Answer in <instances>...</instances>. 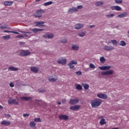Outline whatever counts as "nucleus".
I'll list each match as a JSON object with an SVG mask.
<instances>
[{
  "label": "nucleus",
  "mask_w": 129,
  "mask_h": 129,
  "mask_svg": "<svg viewBox=\"0 0 129 129\" xmlns=\"http://www.w3.org/2000/svg\"><path fill=\"white\" fill-rule=\"evenodd\" d=\"M43 38H48V39H53L54 38V34L52 33H47L43 35Z\"/></svg>",
  "instance_id": "nucleus-11"
},
{
  "label": "nucleus",
  "mask_w": 129,
  "mask_h": 129,
  "mask_svg": "<svg viewBox=\"0 0 129 129\" xmlns=\"http://www.w3.org/2000/svg\"><path fill=\"white\" fill-rule=\"evenodd\" d=\"M112 74H113V70L107 71L102 73V75L104 76H106L107 75H112Z\"/></svg>",
  "instance_id": "nucleus-7"
},
{
  "label": "nucleus",
  "mask_w": 129,
  "mask_h": 129,
  "mask_svg": "<svg viewBox=\"0 0 129 129\" xmlns=\"http://www.w3.org/2000/svg\"><path fill=\"white\" fill-rule=\"evenodd\" d=\"M110 9L112 10V11L115 10V6H112L111 7Z\"/></svg>",
  "instance_id": "nucleus-51"
},
{
  "label": "nucleus",
  "mask_w": 129,
  "mask_h": 129,
  "mask_svg": "<svg viewBox=\"0 0 129 129\" xmlns=\"http://www.w3.org/2000/svg\"><path fill=\"white\" fill-rule=\"evenodd\" d=\"M26 86V85H23V82L21 81L20 80H17L16 82V86H17L18 87H21V86Z\"/></svg>",
  "instance_id": "nucleus-17"
},
{
  "label": "nucleus",
  "mask_w": 129,
  "mask_h": 129,
  "mask_svg": "<svg viewBox=\"0 0 129 129\" xmlns=\"http://www.w3.org/2000/svg\"><path fill=\"white\" fill-rule=\"evenodd\" d=\"M100 61L101 63H104L105 62V58H104V57L102 56L100 58Z\"/></svg>",
  "instance_id": "nucleus-34"
},
{
  "label": "nucleus",
  "mask_w": 129,
  "mask_h": 129,
  "mask_svg": "<svg viewBox=\"0 0 129 129\" xmlns=\"http://www.w3.org/2000/svg\"><path fill=\"white\" fill-rule=\"evenodd\" d=\"M69 103L71 105H74V104H77L79 103V99H71L69 101Z\"/></svg>",
  "instance_id": "nucleus-3"
},
{
  "label": "nucleus",
  "mask_w": 129,
  "mask_h": 129,
  "mask_svg": "<svg viewBox=\"0 0 129 129\" xmlns=\"http://www.w3.org/2000/svg\"><path fill=\"white\" fill-rule=\"evenodd\" d=\"M121 8L118 6H115V11H121Z\"/></svg>",
  "instance_id": "nucleus-37"
},
{
  "label": "nucleus",
  "mask_w": 129,
  "mask_h": 129,
  "mask_svg": "<svg viewBox=\"0 0 129 129\" xmlns=\"http://www.w3.org/2000/svg\"><path fill=\"white\" fill-rule=\"evenodd\" d=\"M76 89H77L78 90H82V86H81V85H77L76 86Z\"/></svg>",
  "instance_id": "nucleus-31"
},
{
  "label": "nucleus",
  "mask_w": 129,
  "mask_h": 129,
  "mask_svg": "<svg viewBox=\"0 0 129 129\" xmlns=\"http://www.w3.org/2000/svg\"><path fill=\"white\" fill-rule=\"evenodd\" d=\"M31 31H32V32L34 33V34H37V33H38L39 31H44V29L39 28H33L31 29Z\"/></svg>",
  "instance_id": "nucleus-21"
},
{
  "label": "nucleus",
  "mask_w": 129,
  "mask_h": 129,
  "mask_svg": "<svg viewBox=\"0 0 129 129\" xmlns=\"http://www.w3.org/2000/svg\"><path fill=\"white\" fill-rule=\"evenodd\" d=\"M80 109V106L79 105H75L74 106H71L70 107L71 110H73L74 111H77L79 109Z\"/></svg>",
  "instance_id": "nucleus-4"
},
{
  "label": "nucleus",
  "mask_w": 129,
  "mask_h": 129,
  "mask_svg": "<svg viewBox=\"0 0 129 129\" xmlns=\"http://www.w3.org/2000/svg\"><path fill=\"white\" fill-rule=\"evenodd\" d=\"M114 48L112 46H107L105 45L104 46V50H105L106 51H112V50H114Z\"/></svg>",
  "instance_id": "nucleus-13"
},
{
  "label": "nucleus",
  "mask_w": 129,
  "mask_h": 129,
  "mask_svg": "<svg viewBox=\"0 0 129 129\" xmlns=\"http://www.w3.org/2000/svg\"><path fill=\"white\" fill-rule=\"evenodd\" d=\"M29 124L31 127H34V126H36V123H35L34 121L30 122Z\"/></svg>",
  "instance_id": "nucleus-33"
},
{
  "label": "nucleus",
  "mask_w": 129,
  "mask_h": 129,
  "mask_svg": "<svg viewBox=\"0 0 129 129\" xmlns=\"http://www.w3.org/2000/svg\"><path fill=\"white\" fill-rule=\"evenodd\" d=\"M126 16H127V13H124L123 14L118 15L117 16V17L118 18H124V17H126Z\"/></svg>",
  "instance_id": "nucleus-27"
},
{
  "label": "nucleus",
  "mask_w": 129,
  "mask_h": 129,
  "mask_svg": "<svg viewBox=\"0 0 129 129\" xmlns=\"http://www.w3.org/2000/svg\"><path fill=\"white\" fill-rule=\"evenodd\" d=\"M35 17L41 18L42 17V10H37L35 13Z\"/></svg>",
  "instance_id": "nucleus-16"
},
{
  "label": "nucleus",
  "mask_w": 129,
  "mask_h": 129,
  "mask_svg": "<svg viewBox=\"0 0 129 129\" xmlns=\"http://www.w3.org/2000/svg\"><path fill=\"white\" fill-rule=\"evenodd\" d=\"M13 2L12 1H6L4 2L5 6H12L13 5Z\"/></svg>",
  "instance_id": "nucleus-26"
},
{
  "label": "nucleus",
  "mask_w": 129,
  "mask_h": 129,
  "mask_svg": "<svg viewBox=\"0 0 129 129\" xmlns=\"http://www.w3.org/2000/svg\"><path fill=\"white\" fill-rule=\"evenodd\" d=\"M52 4H53V2L49 1L48 2L45 3L44 4V6H45V7H47V6H50V5H52Z\"/></svg>",
  "instance_id": "nucleus-32"
},
{
  "label": "nucleus",
  "mask_w": 129,
  "mask_h": 129,
  "mask_svg": "<svg viewBox=\"0 0 129 129\" xmlns=\"http://www.w3.org/2000/svg\"><path fill=\"white\" fill-rule=\"evenodd\" d=\"M35 26L36 27H39V28H41V27H44V25H43V24H45V22L43 21H38V22H35Z\"/></svg>",
  "instance_id": "nucleus-14"
},
{
  "label": "nucleus",
  "mask_w": 129,
  "mask_h": 129,
  "mask_svg": "<svg viewBox=\"0 0 129 129\" xmlns=\"http://www.w3.org/2000/svg\"><path fill=\"white\" fill-rule=\"evenodd\" d=\"M115 3L116 4H122V0H115Z\"/></svg>",
  "instance_id": "nucleus-41"
},
{
  "label": "nucleus",
  "mask_w": 129,
  "mask_h": 129,
  "mask_svg": "<svg viewBox=\"0 0 129 129\" xmlns=\"http://www.w3.org/2000/svg\"><path fill=\"white\" fill-rule=\"evenodd\" d=\"M1 124L2 125H5V126H8V125H10V124H11V121H8V120H3L1 123Z\"/></svg>",
  "instance_id": "nucleus-9"
},
{
  "label": "nucleus",
  "mask_w": 129,
  "mask_h": 129,
  "mask_svg": "<svg viewBox=\"0 0 129 129\" xmlns=\"http://www.w3.org/2000/svg\"><path fill=\"white\" fill-rule=\"evenodd\" d=\"M13 31H9V30H5L4 33H12Z\"/></svg>",
  "instance_id": "nucleus-55"
},
{
  "label": "nucleus",
  "mask_w": 129,
  "mask_h": 129,
  "mask_svg": "<svg viewBox=\"0 0 129 129\" xmlns=\"http://www.w3.org/2000/svg\"><path fill=\"white\" fill-rule=\"evenodd\" d=\"M70 63H71L73 65L74 64H77V61L75 60H72L70 62Z\"/></svg>",
  "instance_id": "nucleus-40"
},
{
  "label": "nucleus",
  "mask_w": 129,
  "mask_h": 129,
  "mask_svg": "<svg viewBox=\"0 0 129 129\" xmlns=\"http://www.w3.org/2000/svg\"><path fill=\"white\" fill-rule=\"evenodd\" d=\"M102 103V101L100 99H95L91 101V105L93 108L98 107Z\"/></svg>",
  "instance_id": "nucleus-1"
},
{
  "label": "nucleus",
  "mask_w": 129,
  "mask_h": 129,
  "mask_svg": "<svg viewBox=\"0 0 129 129\" xmlns=\"http://www.w3.org/2000/svg\"><path fill=\"white\" fill-rule=\"evenodd\" d=\"M68 66H69L70 68H74V66H73V64H72L71 62L68 63Z\"/></svg>",
  "instance_id": "nucleus-44"
},
{
  "label": "nucleus",
  "mask_w": 129,
  "mask_h": 129,
  "mask_svg": "<svg viewBox=\"0 0 129 129\" xmlns=\"http://www.w3.org/2000/svg\"><path fill=\"white\" fill-rule=\"evenodd\" d=\"M83 8V6H81V5H80L79 6H78V9L79 10H81V9H82Z\"/></svg>",
  "instance_id": "nucleus-53"
},
{
  "label": "nucleus",
  "mask_w": 129,
  "mask_h": 129,
  "mask_svg": "<svg viewBox=\"0 0 129 129\" xmlns=\"http://www.w3.org/2000/svg\"><path fill=\"white\" fill-rule=\"evenodd\" d=\"M111 43L113 45V46H117V41L115 39H113L111 40Z\"/></svg>",
  "instance_id": "nucleus-29"
},
{
  "label": "nucleus",
  "mask_w": 129,
  "mask_h": 129,
  "mask_svg": "<svg viewBox=\"0 0 129 129\" xmlns=\"http://www.w3.org/2000/svg\"><path fill=\"white\" fill-rule=\"evenodd\" d=\"M48 79L50 82H56L57 79H58V77L55 76L54 77L50 76L48 77Z\"/></svg>",
  "instance_id": "nucleus-6"
},
{
  "label": "nucleus",
  "mask_w": 129,
  "mask_h": 129,
  "mask_svg": "<svg viewBox=\"0 0 129 129\" xmlns=\"http://www.w3.org/2000/svg\"><path fill=\"white\" fill-rule=\"evenodd\" d=\"M66 102V99H63L61 100V102H62V103H64V102Z\"/></svg>",
  "instance_id": "nucleus-58"
},
{
  "label": "nucleus",
  "mask_w": 129,
  "mask_h": 129,
  "mask_svg": "<svg viewBox=\"0 0 129 129\" xmlns=\"http://www.w3.org/2000/svg\"><path fill=\"white\" fill-rule=\"evenodd\" d=\"M29 115H30V114L25 113L23 114L24 117H26V116H29Z\"/></svg>",
  "instance_id": "nucleus-52"
},
{
  "label": "nucleus",
  "mask_w": 129,
  "mask_h": 129,
  "mask_svg": "<svg viewBox=\"0 0 129 129\" xmlns=\"http://www.w3.org/2000/svg\"><path fill=\"white\" fill-rule=\"evenodd\" d=\"M8 70L9 71H18L19 70V68H15L14 67H10L8 68Z\"/></svg>",
  "instance_id": "nucleus-22"
},
{
  "label": "nucleus",
  "mask_w": 129,
  "mask_h": 129,
  "mask_svg": "<svg viewBox=\"0 0 129 129\" xmlns=\"http://www.w3.org/2000/svg\"><path fill=\"white\" fill-rule=\"evenodd\" d=\"M4 108V107L3 106L0 105V109H3Z\"/></svg>",
  "instance_id": "nucleus-59"
},
{
  "label": "nucleus",
  "mask_w": 129,
  "mask_h": 129,
  "mask_svg": "<svg viewBox=\"0 0 129 129\" xmlns=\"http://www.w3.org/2000/svg\"><path fill=\"white\" fill-rule=\"evenodd\" d=\"M78 35H79L80 37H84V36H85V32H82V31L78 33Z\"/></svg>",
  "instance_id": "nucleus-30"
},
{
  "label": "nucleus",
  "mask_w": 129,
  "mask_h": 129,
  "mask_svg": "<svg viewBox=\"0 0 129 129\" xmlns=\"http://www.w3.org/2000/svg\"><path fill=\"white\" fill-rule=\"evenodd\" d=\"M20 99H21V100L29 101V100H31V99H32V98L31 97H22L20 98Z\"/></svg>",
  "instance_id": "nucleus-23"
},
{
  "label": "nucleus",
  "mask_w": 129,
  "mask_h": 129,
  "mask_svg": "<svg viewBox=\"0 0 129 129\" xmlns=\"http://www.w3.org/2000/svg\"><path fill=\"white\" fill-rule=\"evenodd\" d=\"M75 12H78V9L75 7H73L69 9L68 14H73V13H75Z\"/></svg>",
  "instance_id": "nucleus-12"
},
{
  "label": "nucleus",
  "mask_w": 129,
  "mask_h": 129,
  "mask_svg": "<svg viewBox=\"0 0 129 129\" xmlns=\"http://www.w3.org/2000/svg\"><path fill=\"white\" fill-rule=\"evenodd\" d=\"M82 85L84 87L85 90H87L88 89H89V85L88 84L83 83L82 84Z\"/></svg>",
  "instance_id": "nucleus-24"
},
{
  "label": "nucleus",
  "mask_w": 129,
  "mask_h": 129,
  "mask_svg": "<svg viewBox=\"0 0 129 129\" xmlns=\"http://www.w3.org/2000/svg\"><path fill=\"white\" fill-rule=\"evenodd\" d=\"M34 120L36 122H41V118H35L34 119Z\"/></svg>",
  "instance_id": "nucleus-35"
},
{
  "label": "nucleus",
  "mask_w": 129,
  "mask_h": 129,
  "mask_svg": "<svg viewBox=\"0 0 129 129\" xmlns=\"http://www.w3.org/2000/svg\"><path fill=\"white\" fill-rule=\"evenodd\" d=\"M58 118L61 120H67L68 119V116L67 115L60 114L58 116Z\"/></svg>",
  "instance_id": "nucleus-15"
},
{
  "label": "nucleus",
  "mask_w": 129,
  "mask_h": 129,
  "mask_svg": "<svg viewBox=\"0 0 129 129\" xmlns=\"http://www.w3.org/2000/svg\"><path fill=\"white\" fill-rule=\"evenodd\" d=\"M12 33L13 34H16V35H19V34H20V33H19L18 32H16V31H12Z\"/></svg>",
  "instance_id": "nucleus-56"
},
{
  "label": "nucleus",
  "mask_w": 129,
  "mask_h": 129,
  "mask_svg": "<svg viewBox=\"0 0 129 129\" xmlns=\"http://www.w3.org/2000/svg\"><path fill=\"white\" fill-rule=\"evenodd\" d=\"M0 28L2 30H6V29H8L7 26H1Z\"/></svg>",
  "instance_id": "nucleus-47"
},
{
  "label": "nucleus",
  "mask_w": 129,
  "mask_h": 129,
  "mask_svg": "<svg viewBox=\"0 0 129 129\" xmlns=\"http://www.w3.org/2000/svg\"><path fill=\"white\" fill-rule=\"evenodd\" d=\"M72 49L74 51H77L79 49V46L77 45L73 44L72 46Z\"/></svg>",
  "instance_id": "nucleus-25"
},
{
  "label": "nucleus",
  "mask_w": 129,
  "mask_h": 129,
  "mask_svg": "<svg viewBox=\"0 0 129 129\" xmlns=\"http://www.w3.org/2000/svg\"><path fill=\"white\" fill-rule=\"evenodd\" d=\"M84 26V25L83 24H78L75 26V28L76 30H80V29L83 28Z\"/></svg>",
  "instance_id": "nucleus-19"
},
{
  "label": "nucleus",
  "mask_w": 129,
  "mask_h": 129,
  "mask_svg": "<svg viewBox=\"0 0 129 129\" xmlns=\"http://www.w3.org/2000/svg\"><path fill=\"white\" fill-rule=\"evenodd\" d=\"M128 34H129V30L127 31Z\"/></svg>",
  "instance_id": "nucleus-64"
},
{
  "label": "nucleus",
  "mask_w": 129,
  "mask_h": 129,
  "mask_svg": "<svg viewBox=\"0 0 129 129\" xmlns=\"http://www.w3.org/2000/svg\"><path fill=\"white\" fill-rule=\"evenodd\" d=\"M19 45H25V42H20L19 43Z\"/></svg>",
  "instance_id": "nucleus-57"
},
{
  "label": "nucleus",
  "mask_w": 129,
  "mask_h": 129,
  "mask_svg": "<svg viewBox=\"0 0 129 129\" xmlns=\"http://www.w3.org/2000/svg\"><path fill=\"white\" fill-rule=\"evenodd\" d=\"M20 56L21 57H25L31 55V51L29 50H21L19 53Z\"/></svg>",
  "instance_id": "nucleus-2"
},
{
  "label": "nucleus",
  "mask_w": 129,
  "mask_h": 129,
  "mask_svg": "<svg viewBox=\"0 0 129 129\" xmlns=\"http://www.w3.org/2000/svg\"><path fill=\"white\" fill-rule=\"evenodd\" d=\"M76 74H77L78 76H80V75H82V73L81 71H78L76 72Z\"/></svg>",
  "instance_id": "nucleus-43"
},
{
  "label": "nucleus",
  "mask_w": 129,
  "mask_h": 129,
  "mask_svg": "<svg viewBox=\"0 0 129 129\" xmlns=\"http://www.w3.org/2000/svg\"><path fill=\"white\" fill-rule=\"evenodd\" d=\"M8 103L9 104H16V105H18L19 104V103L17 101H16V99H12L10 98L9 100H8Z\"/></svg>",
  "instance_id": "nucleus-10"
},
{
  "label": "nucleus",
  "mask_w": 129,
  "mask_h": 129,
  "mask_svg": "<svg viewBox=\"0 0 129 129\" xmlns=\"http://www.w3.org/2000/svg\"><path fill=\"white\" fill-rule=\"evenodd\" d=\"M102 2H98L96 3V7H99V6H101L102 5Z\"/></svg>",
  "instance_id": "nucleus-39"
},
{
  "label": "nucleus",
  "mask_w": 129,
  "mask_h": 129,
  "mask_svg": "<svg viewBox=\"0 0 129 129\" xmlns=\"http://www.w3.org/2000/svg\"><path fill=\"white\" fill-rule=\"evenodd\" d=\"M21 33H24V34H32V32H21Z\"/></svg>",
  "instance_id": "nucleus-54"
},
{
  "label": "nucleus",
  "mask_w": 129,
  "mask_h": 129,
  "mask_svg": "<svg viewBox=\"0 0 129 129\" xmlns=\"http://www.w3.org/2000/svg\"><path fill=\"white\" fill-rule=\"evenodd\" d=\"M20 38H24V36L23 35H18L16 36L17 39H19Z\"/></svg>",
  "instance_id": "nucleus-50"
},
{
  "label": "nucleus",
  "mask_w": 129,
  "mask_h": 129,
  "mask_svg": "<svg viewBox=\"0 0 129 129\" xmlns=\"http://www.w3.org/2000/svg\"><path fill=\"white\" fill-rule=\"evenodd\" d=\"M90 68H95V66L92 63H90Z\"/></svg>",
  "instance_id": "nucleus-48"
},
{
  "label": "nucleus",
  "mask_w": 129,
  "mask_h": 129,
  "mask_svg": "<svg viewBox=\"0 0 129 129\" xmlns=\"http://www.w3.org/2000/svg\"><path fill=\"white\" fill-rule=\"evenodd\" d=\"M106 17H107V18H113V17H114V14L106 15Z\"/></svg>",
  "instance_id": "nucleus-42"
},
{
  "label": "nucleus",
  "mask_w": 129,
  "mask_h": 129,
  "mask_svg": "<svg viewBox=\"0 0 129 129\" xmlns=\"http://www.w3.org/2000/svg\"><path fill=\"white\" fill-rule=\"evenodd\" d=\"M94 27H95V26H94V25H91V26H90V28H93Z\"/></svg>",
  "instance_id": "nucleus-60"
},
{
  "label": "nucleus",
  "mask_w": 129,
  "mask_h": 129,
  "mask_svg": "<svg viewBox=\"0 0 129 129\" xmlns=\"http://www.w3.org/2000/svg\"><path fill=\"white\" fill-rule=\"evenodd\" d=\"M97 96V97H99V98H101L102 99H106V98H107V95L102 93L98 94Z\"/></svg>",
  "instance_id": "nucleus-8"
},
{
  "label": "nucleus",
  "mask_w": 129,
  "mask_h": 129,
  "mask_svg": "<svg viewBox=\"0 0 129 129\" xmlns=\"http://www.w3.org/2000/svg\"><path fill=\"white\" fill-rule=\"evenodd\" d=\"M60 42L61 43H67V39H62Z\"/></svg>",
  "instance_id": "nucleus-45"
},
{
  "label": "nucleus",
  "mask_w": 129,
  "mask_h": 129,
  "mask_svg": "<svg viewBox=\"0 0 129 129\" xmlns=\"http://www.w3.org/2000/svg\"><path fill=\"white\" fill-rule=\"evenodd\" d=\"M67 62V59L66 58H59L57 60V62L58 64H61V65H65Z\"/></svg>",
  "instance_id": "nucleus-5"
},
{
  "label": "nucleus",
  "mask_w": 129,
  "mask_h": 129,
  "mask_svg": "<svg viewBox=\"0 0 129 129\" xmlns=\"http://www.w3.org/2000/svg\"><path fill=\"white\" fill-rule=\"evenodd\" d=\"M9 86H10V87H14L15 85H14L13 83H10L9 84Z\"/></svg>",
  "instance_id": "nucleus-49"
},
{
  "label": "nucleus",
  "mask_w": 129,
  "mask_h": 129,
  "mask_svg": "<svg viewBox=\"0 0 129 129\" xmlns=\"http://www.w3.org/2000/svg\"><path fill=\"white\" fill-rule=\"evenodd\" d=\"M25 37H28V34H24Z\"/></svg>",
  "instance_id": "nucleus-63"
},
{
  "label": "nucleus",
  "mask_w": 129,
  "mask_h": 129,
  "mask_svg": "<svg viewBox=\"0 0 129 129\" xmlns=\"http://www.w3.org/2000/svg\"><path fill=\"white\" fill-rule=\"evenodd\" d=\"M119 45L122 46V47H125V46L126 45V43H125V41L123 40H121L120 42Z\"/></svg>",
  "instance_id": "nucleus-28"
},
{
  "label": "nucleus",
  "mask_w": 129,
  "mask_h": 129,
  "mask_svg": "<svg viewBox=\"0 0 129 129\" xmlns=\"http://www.w3.org/2000/svg\"><path fill=\"white\" fill-rule=\"evenodd\" d=\"M100 124H105V119H101L100 121Z\"/></svg>",
  "instance_id": "nucleus-36"
},
{
  "label": "nucleus",
  "mask_w": 129,
  "mask_h": 129,
  "mask_svg": "<svg viewBox=\"0 0 129 129\" xmlns=\"http://www.w3.org/2000/svg\"><path fill=\"white\" fill-rule=\"evenodd\" d=\"M30 70L34 73H38V71H39V69L35 67H31L30 68Z\"/></svg>",
  "instance_id": "nucleus-20"
},
{
  "label": "nucleus",
  "mask_w": 129,
  "mask_h": 129,
  "mask_svg": "<svg viewBox=\"0 0 129 129\" xmlns=\"http://www.w3.org/2000/svg\"><path fill=\"white\" fill-rule=\"evenodd\" d=\"M39 92H45L46 91V90L43 89H39Z\"/></svg>",
  "instance_id": "nucleus-46"
},
{
  "label": "nucleus",
  "mask_w": 129,
  "mask_h": 129,
  "mask_svg": "<svg viewBox=\"0 0 129 129\" xmlns=\"http://www.w3.org/2000/svg\"><path fill=\"white\" fill-rule=\"evenodd\" d=\"M99 69H100V70H109L110 68H111V67L110 66L99 67Z\"/></svg>",
  "instance_id": "nucleus-18"
},
{
  "label": "nucleus",
  "mask_w": 129,
  "mask_h": 129,
  "mask_svg": "<svg viewBox=\"0 0 129 129\" xmlns=\"http://www.w3.org/2000/svg\"><path fill=\"white\" fill-rule=\"evenodd\" d=\"M4 39H5V40H9V39H11V36L7 35V36H3Z\"/></svg>",
  "instance_id": "nucleus-38"
},
{
  "label": "nucleus",
  "mask_w": 129,
  "mask_h": 129,
  "mask_svg": "<svg viewBox=\"0 0 129 129\" xmlns=\"http://www.w3.org/2000/svg\"><path fill=\"white\" fill-rule=\"evenodd\" d=\"M57 104H61V102H57Z\"/></svg>",
  "instance_id": "nucleus-61"
},
{
  "label": "nucleus",
  "mask_w": 129,
  "mask_h": 129,
  "mask_svg": "<svg viewBox=\"0 0 129 129\" xmlns=\"http://www.w3.org/2000/svg\"><path fill=\"white\" fill-rule=\"evenodd\" d=\"M40 1H41V0H35V2H36L37 3H38V2H40Z\"/></svg>",
  "instance_id": "nucleus-62"
}]
</instances>
